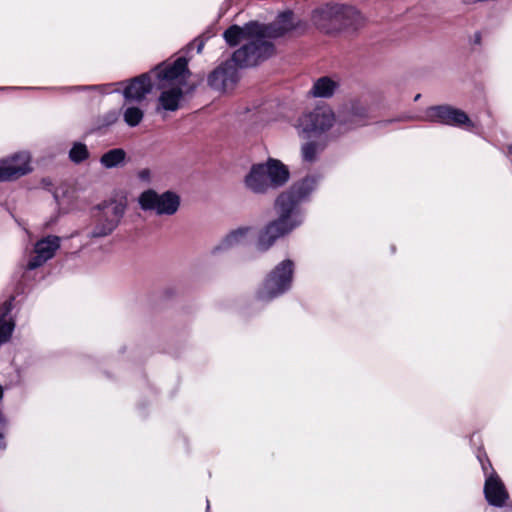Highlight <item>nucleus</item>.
<instances>
[{"mask_svg":"<svg viewBox=\"0 0 512 512\" xmlns=\"http://www.w3.org/2000/svg\"><path fill=\"white\" fill-rule=\"evenodd\" d=\"M89 156L87 146L83 143H74L69 151V158L74 163H80L86 160Z\"/></svg>","mask_w":512,"mask_h":512,"instance_id":"25","label":"nucleus"},{"mask_svg":"<svg viewBox=\"0 0 512 512\" xmlns=\"http://www.w3.org/2000/svg\"><path fill=\"white\" fill-rule=\"evenodd\" d=\"M126 156V152L122 148H114L101 156L100 163L107 169L121 167L126 162Z\"/></svg>","mask_w":512,"mask_h":512,"instance_id":"22","label":"nucleus"},{"mask_svg":"<svg viewBox=\"0 0 512 512\" xmlns=\"http://www.w3.org/2000/svg\"><path fill=\"white\" fill-rule=\"evenodd\" d=\"M144 117V112L142 109L136 106H128L123 110V119L124 122L130 126L135 127L141 123Z\"/></svg>","mask_w":512,"mask_h":512,"instance_id":"24","label":"nucleus"},{"mask_svg":"<svg viewBox=\"0 0 512 512\" xmlns=\"http://www.w3.org/2000/svg\"><path fill=\"white\" fill-rule=\"evenodd\" d=\"M138 178L141 180V181H144V182H150L151 181V176H152V173L149 169L145 168V169H141L139 172H138Z\"/></svg>","mask_w":512,"mask_h":512,"instance_id":"27","label":"nucleus"},{"mask_svg":"<svg viewBox=\"0 0 512 512\" xmlns=\"http://www.w3.org/2000/svg\"><path fill=\"white\" fill-rule=\"evenodd\" d=\"M238 67H243L234 60V55L230 61L225 62L216 68L208 78L209 85L221 92H226L234 87L238 81Z\"/></svg>","mask_w":512,"mask_h":512,"instance_id":"15","label":"nucleus"},{"mask_svg":"<svg viewBox=\"0 0 512 512\" xmlns=\"http://www.w3.org/2000/svg\"><path fill=\"white\" fill-rule=\"evenodd\" d=\"M61 246V238L55 235H48L34 244L33 253L30 256L26 268L34 270L43 266L52 259Z\"/></svg>","mask_w":512,"mask_h":512,"instance_id":"14","label":"nucleus"},{"mask_svg":"<svg viewBox=\"0 0 512 512\" xmlns=\"http://www.w3.org/2000/svg\"><path fill=\"white\" fill-rule=\"evenodd\" d=\"M422 119L425 121L456 127H473V123L464 111L448 105L432 106L427 108Z\"/></svg>","mask_w":512,"mask_h":512,"instance_id":"11","label":"nucleus"},{"mask_svg":"<svg viewBox=\"0 0 512 512\" xmlns=\"http://www.w3.org/2000/svg\"><path fill=\"white\" fill-rule=\"evenodd\" d=\"M185 58L179 57L173 62H163L148 73L141 74L126 82L93 86L103 94L122 91L126 102H141L152 90L156 82L177 79L184 70Z\"/></svg>","mask_w":512,"mask_h":512,"instance_id":"2","label":"nucleus"},{"mask_svg":"<svg viewBox=\"0 0 512 512\" xmlns=\"http://www.w3.org/2000/svg\"><path fill=\"white\" fill-rule=\"evenodd\" d=\"M319 178L311 175L294 183L287 191L281 194H289L292 200L300 205L318 186Z\"/></svg>","mask_w":512,"mask_h":512,"instance_id":"17","label":"nucleus"},{"mask_svg":"<svg viewBox=\"0 0 512 512\" xmlns=\"http://www.w3.org/2000/svg\"><path fill=\"white\" fill-rule=\"evenodd\" d=\"M254 236L251 226H241L230 231L212 250V253L223 252L232 248L245 245Z\"/></svg>","mask_w":512,"mask_h":512,"instance_id":"16","label":"nucleus"},{"mask_svg":"<svg viewBox=\"0 0 512 512\" xmlns=\"http://www.w3.org/2000/svg\"><path fill=\"white\" fill-rule=\"evenodd\" d=\"M12 308L11 300H6L0 305V345L11 339L16 326V321L11 315Z\"/></svg>","mask_w":512,"mask_h":512,"instance_id":"19","label":"nucleus"},{"mask_svg":"<svg viewBox=\"0 0 512 512\" xmlns=\"http://www.w3.org/2000/svg\"><path fill=\"white\" fill-rule=\"evenodd\" d=\"M289 170L281 161L269 158L265 163L253 165L244 177V186L254 194H265L289 180Z\"/></svg>","mask_w":512,"mask_h":512,"instance_id":"3","label":"nucleus"},{"mask_svg":"<svg viewBox=\"0 0 512 512\" xmlns=\"http://www.w3.org/2000/svg\"><path fill=\"white\" fill-rule=\"evenodd\" d=\"M313 22L320 27L325 22L334 24L339 31L355 34L367 24V17L355 6L347 4H328L312 14Z\"/></svg>","mask_w":512,"mask_h":512,"instance_id":"4","label":"nucleus"},{"mask_svg":"<svg viewBox=\"0 0 512 512\" xmlns=\"http://www.w3.org/2000/svg\"><path fill=\"white\" fill-rule=\"evenodd\" d=\"M2 397H3V388H2V386L0 385V400L2 399Z\"/></svg>","mask_w":512,"mask_h":512,"instance_id":"28","label":"nucleus"},{"mask_svg":"<svg viewBox=\"0 0 512 512\" xmlns=\"http://www.w3.org/2000/svg\"><path fill=\"white\" fill-rule=\"evenodd\" d=\"M323 145L315 141H309L302 145L301 155L305 162L312 163L316 161L318 155L323 150Z\"/></svg>","mask_w":512,"mask_h":512,"instance_id":"23","label":"nucleus"},{"mask_svg":"<svg viewBox=\"0 0 512 512\" xmlns=\"http://www.w3.org/2000/svg\"><path fill=\"white\" fill-rule=\"evenodd\" d=\"M294 16L285 12L269 26L250 22L244 27L233 25L224 32V39L230 46L246 41L234 52V60L242 66H254L268 58L273 52L269 38L280 37L295 28Z\"/></svg>","mask_w":512,"mask_h":512,"instance_id":"1","label":"nucleus"},{"mask_svg":"<svg viewBox=\"0 0 512 512\" xmlns=\"http://www.w3.org/2000/svg\"><path fill=\"white\" fill-rule=\"evenodd\" d=\"M339 85V80L336 78L328 76L320 77L314 82L311 93L315 97L329 98L338 90Z\"/></svg>","mask_w":512,"mask_h":512,"instance_id":"20","label":"nucleus"},{"mask_svg":"<svg viewBox=\"0 0 512 512\" xmlns=\"http://www.w3.org/2000/svg\"><path fill=\"white\" fill-rule=\"evenodd\" d=\"M419 98H420V94L416 95L414 100L417 101Z\"/></svg>","mask_w":512,"mask_h":512,"instance_id":"29","label":"nucleus"},{"mask_svg":"<svg viewBox=\"0 0 512 512\" xmlns=\"http://www.w3.org/2000/svg\"><path fill=\"white\" fill-rule=\"evenodd\" d=\"M188 73L187 60L185 59L184 70L177 79H163L155 83V86L162 90L158 99V110L176 111L179 108L183 96L182 87L186 83Z\"/></svg>","mask_w":512,"mask_h":512,"instance_id":"10","label":"nucleus"},{"mask_svg":"<svg viewBox=\"0 0 512 512\" xmlns=\"http://www.w3.org/2000/svg\"><path fill=\"white\" fill-rule=\"evenodd\" d=\"M125 209V204L120 201H110L102 204L93 215V227L89 236L100 238L111 234L118 226Z\"/></svg>","mask_w":512,"mask_h":512,"instance_id":"6","label":"nucleus"},{"mask_svg":"<svg viewBox=\"0 0 512 512\" xmlns=\"http://www.w3.org/2000/svg\"><path fill=\"white\" fill-rule=\"evenodd\" d=\"M368 116L367 108L360 104H353L351 108L344 112L343 119L348 129L365 124Z\"/></svg>","mask_w":512,"mask_h":512,"instance_id":"21","label":"nucleus"},{"mask_svg":"<svg viewBox=\"0 0 512 512\" xmlns=\"http://www.w3.org/2000/svg\"><path fill=\"white\" fill-rule=\"evenodd\" d=\"M138 201L142 210L153 212L158 216L174 215L181 203L177 193L172 191L158 193L153 189L142 192Z\"/></svg>","mask_w":512,"mask_h":512,"instance_id":"7","label":"nucleus"},{"mask_svg":"<svg viewBox=\"0 0 512 512\" xmlns=\"http://www.w3.org/2000/svg\"><path fill=\"white\" fill-rule=\"evenodd\" d=\"M119 118V113L116 110H111L105 113L99 120V127H107L114 124Z\"/></svg>","mask_w":512,"mask_h":512,"instance_id":"26","label":"nucleus"},{"mask_svg":"<svg viewBox=\"0 0 512 512\" xmlns=\"http://www.w3.org/2000/svg\"><path fill=\"white\" fill-rule=\"evenodd\" d=\"M509 152L512 154V144L509 146Z\"/></svg>","mask_w":512,"mask_h":512,"instance_id":"30","label":"nucleus"},{"mask_svg":"<svg viewBox=\"0 0 512 512\" xmlns=\"http://www.w3.org/2000/svg\"><path fill=\"white\" fill-rule=\"evenodd\" d=\"M335 117L328 107H317L299 117L295 128L299 136L310 138L318 136L332 127Z\"/></svg>","mask_w":512,"mask_h":512,"instance_id":"8","label":"nucleus"},{"mask_svg":"<svg viewBox=\"0 0 512 512\" xmlns=\"http://www.w3.org/2000/svg\"><path fill=\"white\" fill-rule=\"evenodd\" d=\"M482 469L485 473L484 494L490 505L501 507L507 501L509 495L504 483L496 472L491 468L489 462L484 463L481 459Z\"/></svg>","mask_w":512,"mask_h":512,"instance_id":"13","label":"nucleus"},{"mask_svg":"<svg viewBox=\"0 0 512 512\" xmlns=\"http://www.w3.org/2000/svg\"><path fill=\"white\" fill-rule=\"evenodd\" d=\"M277 218L273 221L286 234L300 227L305 220L304 210L294 202L289 194H280L275 200Z\"/></svg>","mask_w":512,"mask_h":512,"instance_id":"9","label":"nucleus"},{"mask_svg":"<svg viewBox=\"0 0 512 512\" xmlns=\"http://www.w3.org/2000/svg\"><path fill=\"white\" fill-rule=\"evenodd\" d=\"M284 236H286V234L272 220L259 231L256 248L261 252H265L269 250L279 238Z\"/></svg>","mask_w":512,"mask_h":512,"instance_id":"18","label":"nucleus"},{"mask_svg":"<svg viewBox=\"0 0 512 512\" xmlns=\"http://www.w3.org/2000/svg\"><path fill=\"white\" fill-rule=\"evenodd\" d=\"M294 262L285 259L278 263L265 277L256 292L262 302L272 301L288 292L293 283Z\"/></svg>","mask_w":512,"mask_h":512,"instance_id":"5","label":"nucleus"},{"mask_svg":"<svg viewBox=\"0 0 512 512\" xmlns=\"http://www.w3.org/2000/svg\"><path fill=\"white\" fill-rule=\"evenodd\" d=\"M31 155L27 151H19L0 159V182L10 181L31 172Z\"/></svg>","mask_w":512,"mask_h":512,"instance_id":"12","label":"nucleus"}]
</instances>
